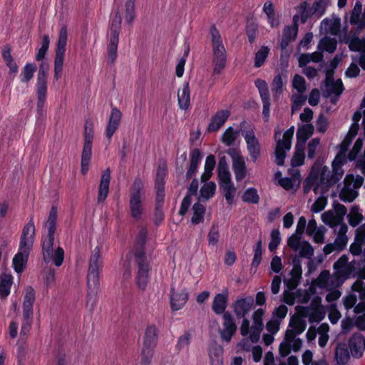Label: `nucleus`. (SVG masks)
<instances>
[{"instance_id":"obj_30","label":"nucleus","mask_w":365,"mask_h":365,"mask_svg":"<svg viewBox=\"0 0 365 365\" xmlns=\"http://www.w3.org/2000/svg\"><path fill=\"white\" fill-rule=\"evenodd\" d=\"M215 191L216 184L215 182L210 181L204 183L200 190V195L197 197V200L200 201L201 198L205 200H208L214 196Z\"/></svg>"},{"instance_id":"obj_33","label":"nucleus","mask_w":365,"mask_h":365,"mask_svg":"<svg viewBox=\"0 0 365 365\" xmlns=\"http://www.w3.org/2000/svg\"><path fill=\"white\" fill-rule=\"evenodd\" d=\"M121 24H122V18L120 12L119 8L118 9L113 19L112 20L110 31L111 36H118L119 37V34L121 30Z\"/></svg>"},{"instance_id":"obj_47","label":"nucleus","mask_w":365,"mask_h":365,"mask_svg":"<svg viewBox=\"0 0 365 365\" xmlns=\"http://www.w3.org/2000/svg\"><path fill=\"white\" fill-rule=\"evenodd\" d=\"M93 123L91 119H87L84 125L83 139L84 143H93Z\"/></svg>"},{"instance_id":"obj_7","label":"nucleus","mask_w":365,"mask_h":365,"mask_svg":"<svg viewBox=\"0 0 365 365\" xmlns=\"http://www.w3.org/2000/svg\"><path fill=\"white\" fill-rule=\"evenodd\" d=\"M265 314L264 309H257L252 314V326L251 327L250 340L252 343H257L259 341L260 335L264 329L263 317Z\"/></svg>"},{"instance_id":"obj_23","label":"nucleus","mask_w":365,"mask_h":365,"mask_svg":"<svg viewBox=\"0 0 365 365\" xmlns=\"http://www.w3.org/2000/svg\"><path fill=\"white\" fill-rule=\"evenodd\" d=\"M29 255L18 252L14 257L12 265L14 271L21 274L26 267Z\"/></svg>"},{"instance_id":"obj_59","label":"nucleus","mask_w":365,"mask_h":365,"mask_svg":"<svg viewBox=\"0 0 365 365\" xmlns=\"http://www.w3.org/2000/svg\"><path fill=\"white\" fill-rule=\"evenodd\" d=\"M305 154L304 151H298L294 150V155L291 159V166L292 168L299 167L304 163Z\"/></svg>"},{"instance_id":"obj_25","label":"nucleus","mask_w":365,"mask_h":365,"mask_svg":"<svg viewBox=\"0 0 365 365\" xmlns=\"http://www.w3.org/2000/svg\"><path fill=\"white\" fill-rule=\"evenodd\" d=\"M232 170L237 182L242 181L247 175V170L243 158L235 159L232 162Z\"/></svg>"},{"instance_id":"obj_12","label":"nucleus","mask_w":365,"mask_h":365,"mask_svg":"<svg viewBox=\"0 0 365 365\" xmlns=\"http://www.w3.org/2000/svg\"><path fill=\"white\" fill-rule=\"evenodd\" d=\"M189 298V293L183 289L180 292H175V288H170V307L173 311L181 309L186 304Z\"/></svg>"},{"instance_id":"obj_39","label":"nucleus","mask_w":365,"mask_h":365,"mask_svg":"<svg viewBox=\"0 0 365 365\" xmlns=\"http://www.w3.org/2000/svg\"><path fill=\"white\" fill-rule=\"evenodd\" d=\"M324 162V160L322 157H318L315 160L314 163L312 166L311 170L307 176V181L317 180L319 175L320 169Z\"/></svg>"},{"instance_id":"obj_19","label":"nucleus","mask_w":365,"mask_h":365,"mask_svg":"<svg viewBox=\"0 0 365 365\" xmlns=\"http://www.w3.org/2000/svg\"><path fill=\"white\" fill-rule=\"evenodd\" d=\"M291 149L290 140H278L277 141V145L274 150L275 155V163L279 166H282L284 164V160L286 158V151Z\"/></svg>"},{"instance_id":"obj_50","label":"nucleus","mask_w":365,"mask_h":365,"mask_svg":"<svg viewBox=\"0 0 365 365\" xmlns=\"http://www.w3.org/2000/svg\"><path fill=\"white\" fill-rule=\"evenodd\" d=\"M363 139L359 138L354 144L352 149L348 154V159L349 161H354L363 148Z\"/></svg>"},{"instance_id":"obj_24","label":"nucleus","mask_w":365,"mask_h":365,"mask_svg":"<svg viewBox=\"0 0 365 365\" xmlns=\"http://www.w3.org/2000/svg\"><path fill=\"white\" fill-rule=\"evenodd\" d=\"M49 64L43 60L41 61L37 74L36 87H46L48 84Z\"/></svg>"},{"instance_id":"obj_31","label":"nucleus","mask_w":365,"mask_h":365,"mask_svg":"<svg viewBox=\"0 0 365 365\" xmlns=\"http://www.w3.org/2000/svg\"><path fill=\"white\" fill-rule=\"evenodd\" d=\"M129 204L131 217L135 220H139L143 213L141 198L130 197Z\"/></svg>"},{"instance_id":"obj_49","label":"nucleus","mask_w":365,"mask_h":365,"mask_svg":"<svg viewBox=\"0 0 365 365\" xmlns=\"http://www.w3.org/2000/svg\"><path fill=\"white\" fill-rule=\"evenodd\" d=\"M301 250H299V255L302 257L309 258L314 255V250L312 245L307 240L302 242Z\"/></svg>"},{"instance_id":"obj_34","label":"nucleus","mask_w":365,"mask_h":365,"mask_svg":"<svg viewBox=\"0 0 365 365\" xmlns=\"http://www.w3.org/2000/svg\"><path fill=\"white\" fill-rule=\"evenodd\" d=\"M242 201L247 203L258 204L259 196L257 190L255 187L247 188L242 196Z\"/></svg>"},{"instance_id":"obj_53","label":"nucleus","mask_w":365,"mask_h":365,"mask_svg":"<svg viewBox=\"0 0 365 365\" xmlns=\"http://www.w3.org/2000/svg\"><path fill=\"white\" fill-rule=\"evenodd\" d=\"M255 85L259 91L261 98L270 97L268 86L264 80L257 78L255 81Z\"/></svg>"},{"instance_id":"obj_48","label":"nucleus","mask_w":365,"mask_h":365,"mask_svg":"<svg viewBox=\"0 0 365 365\" xmlns=\"http://www.w3.org/2000/svg\"><path fill=\"white\" fill-rule=\"evenodd\" d=\"M34 241V238L21 237L18 252L29 255Z\"/></svg>"},{"instance_id":"obj_52","label":"nucleus","mask_w":365,"mask_h":365,"mask_svg":"<svg viewBox=\"0 0 365 365\" xmlns=\"http://www.w3.org/2000/svg\"><path fill=\"white\" fill-rule=\"evenodd\" d=\"M154 348L143 346L141 352V365H149L153 356Z\"/></svg>"},{"instance_id":"obj_42","label":"nucleus","mask_w":365,"mask_h":365,"mask_svg":"<svg viewBox=\"0 0 365 365\" xmlns=\"http://www.w3.org/2000/svg\"><path fill=\"white\" fill-rule=\"evenodd\" d=\"M314 127L312 123H306L298 128L297 138L308 140L314 133Z\"/></svg>"},{"instance_id":"obj_64","label":"nucleus","mask_w":365,"mask_h":365,"mask_svg":"<svg viewBox=\"0 0 365 365\" xmlns=\"http://www.w3.org/2000/svg\"><path fill=\"white\" fill-rule=\"evenodd\" d=\"M219 230L217 226L212 225L207 235V240L210 245H216L219 241Z\"/></svg>"},{"instance_id":"obj_41","label":"nucleus","mask_w":365,"mask_h":365,"mask_svg":"<svg viewBox=\"0 0 365 365\" xmlns=\"http://www.w3.org/2000/svg\"><path fill=\"white\" fill-rule=\"evenodd\" d=\"M239 131L234 132L232 127H229L226 129L224 133L221 136L222 142L227 146H231L235 144L237 138V135Z\"/></svg>"},{"instance_id":"obj_11","label":"nucleus","mask_w":365,"mask_h":365,"mask_svg":"<svg viewBox=\"0 0 365 365\" xmlns=\"http://www.w3.org/2000/svg\"><path fill=\"white\" fill-rule=\"evenodd\" d=\"M199 187L198 180L197 178H193L191 181L190 186L187 187V191L182 200L180 207L178 212V214L181 216H185L187 212L189 207L192 203L191 197L197 194V190Z\"/></svg>"},{"instance_id":"obj_17","label":"nucleus","mask_w":365,"mask_h":365,"mask_svg":"<svg viewBox=\"0 0 365 365\" xmlns=\"http://www.w3.org/2000/svg\"><path fill=\"white\" fill-rule=\"evenodd\" d=\"M110 181V170L107 168L101 175L98 187L97 201L98 203L103 202L108 197L109 185Z\"/></svg>"},{"instance_id":"obj_15","label":"nucleus","mask_w":365,"mask_h":365,"mask_svg":"<svg viewBox=\"0 0 365 365\" xmlns=\"http://www.w3.org/2000/svg\"><path fill=\"white\" fill-rule=\"evenodd\" d=\"M227 302L228 291L225 289L222 293H218L215 296L212 310L217 315H223L227 312Z\"/></svg>"},{"instance_id":"obj_46","label":"nucleus","mask_w":365,"mask_h":365,"mask_svg":"<svg viewBox=\"0 0 365 365\" xmlns=\"http://www.w3.org/2000/svg\"><path fill=\"white\" fill-rule=\"evenodd\" d=\"M280 232L278 229H274L271 232V240L268 245L269 250L274 252L281 242Z\"/></svg>"},{"instance_id":"obj_8","label":"nucleus","mask_w":365,"mask_h":365,"mask_svg":"<svg viewBox=\"0 0 365 365\" xmlns=\"http://www.w3.org/2000/svg\"><path fill=\"white\" fill-rule=\"evenodd\" d=\"M254 298L252 296L237 299L232 304L233 312L237 319L246 317L254 307Z\"/></svg>"},{"instance_id":"obj_38","label":"nucleus","mask_w":365,"mask_h":365,"mask_svg":"<svg viewBox=\"0 0 365 365\" xmlns=\"http://www.w3.org/2000/svg\"><path fill=\"white\" fill-rule=\"evenodd\" d=\"M269 53L268 46H262L259 50L255 53V68L261 67L265 62Z\"/></svg>"},{"instance_id":"obj_63","label":"nucleus","mask_w":365,"mask_h":365,"mask_svg":"<svg viewBox=\"0 0 365 365\" xmlns=\"http://www.w3.org/2000/svg\"><path fill=\"white\" fill-rule=\"evenodd\" d=\"M21 237L34 238L35 226L33 217H31L28 223L24 227Z\"/></svg>"},{"instance_id":"obj_51","label":"nucleus","mask_w":365,"mask_h":365,"mask_svg":"<svg viewBox=\"0 0 365 365\" xmlns=\"http://www.w3.org/2000/svg\"><path fill=\"white\" fill-rule=\"evenodd\" d=\"M292 86L298 93H304L306 90V81L304 78L299 74H295L292 80Z\"/></svg>"},{"instance_id":"obj_57","label":"nucleus","mask_w":365,"mask_h":365,"mask_svg":"<svg viewBox=\"0 0 365 365\" xmlns=\"http://www.w3.org/2000/svg\"><path fill=\"white\" fill-rule=\"evenodd\" d=\"M362 10V4L359 1H357L355 4L354 9L351 11L350 16V24L351 25H356L359 23L360 14Z\"/></svg>"},{"instance_id":"obj_43","label":"nucleus","mask_w":365,"mask_h":365,"mask_svg":"<svg viewBox=\"0 0 365 365\" xmlns=\"http://www.w3.org/2000/svg\"><path fill=\"white\" fill-rule=\"evenodd\" d=\"M312 312L309 317V322L310 323L319 322L325 317L326 312L322 305L316 308H312Z\"/></svg>"},{"instance_id":"obj_35","label":"nucleus","mask_w":365,"mask_h":365,"mask_svg":"<svg viewBox=\"0 0 365 365\" xmlns=\"http://www.w3.org/2000/svg\"><path fill=\"white\" fill-rule=\"evenodd\" d=\"M36 71V66L32 63H26L21 73V81L23 83L29 82L34 77V74Z\"/></svg>"},{"instance_id":"obj_62","label":"nucleus","mask_w":365,"mask_h":365,"mask_svg":"<svg viewBox=\"0 0 365 365\" xmlns=\"http://www.w3.org/2000/svg\"><path fill=\"white\" fill-rule=\"evenodd\" d=\"M257 31V26L253 23H248L245 28V32L248 37L249 42L252 44L255 41Z\"/></svg>"},{"instance_id":"obj_20","label":"nucleus","mask_w":365,"mask_h":365,"mask_svg":"<svg viewBox=\"0 0 365 365\" xmlns=\"http://www.w3.org/2000/svg\"><path fill=\"white\" fill-rule=\"evenodd\" d=\"M159 330L154 324L148 325L145 331L143 346L155 348L158 341Z\"/></svg>"},{"instance_id":"obj_36","label":"nucleus","mask_w":365,"mask_h":365,"mask_svg":"<svg viewBox=\"0 0 365 365\" xmlns=\"http://www.w3.org/2000/svg\"><path fill=\"white\" fill-rule=\"evenodd\" d=\"M47 88L36 87L37 111L40 115L43 114V108L46 100Z\"/></svg>"},{"instance_id":"obj_22","label":"nucleus","mask_w":365,"mask_h":365,"mask_svg":"<svg viewBox=\"0 0 365 365\" xmlns=\"http://www.w3.org/2000/svg\"><path fill=\"white\" fill-rule=\"evenodd\" d=\"M302 346V340L300 338H297L292 343L282 342L279 344V352L282 357H286L290 354L291 349L294 351L300 350Z\"/></svg>"},{"instance_id":"obj_32","label":"nucleus","mask_w":365,"mask_h":365,"mask_svg":"<svg viewBox=\"0 0 365 365\" xmlns=\"http://www.w3.org/2000/svg\"><path fill=\"white\" fill-rule=\"evenodd\" d=\"M178 105L180 108L183 110H187L190 106V91L189 83L186 82L184 84L183 88L182 90L181 94H180V91H178Z\"/></svg>"},{"instance_id":"obj_18","label":"nucleus","mask_w":365,"mask_h":365,"mask_svg":"<svg viewBox=\"0 0 365 365\" xmlns=\"http://www.w3.org/2000/svg\"><path fill=\"white\" fill-rule=\"evenodd\" d=\"M354 266L348 264V257L346 255L341 256L333 265L334 273L349 278L354 270Z\"/></svg>"},{"instance_id":"obj_9","label":"nucleus","mask_w":365,"mask_h":365,"mask_svg":"<svg viewBox=\"0 0 365 365\" xmlns=\"http://www.w3.org/2000/svg\"><path fill=\"white\" fill-rule=\"evenodd\" d=\"M347 346L353 357L360 358L365 350V339L361 334H354L349 338Z\"/></svg>"},{"instance_id":"obj_40","label":"nucleus","mask_w":365,"mask_h":365,"mask_svg":"<svg viewBox=\"0 0 365 365\" xmlns=\"http://www.w3.org/2000/svg\"><path fill=\"white\" fill-rule=\"evenodd\" d=\"M135 0H126L125 4V21L128 24H131L135 18Z\"/></svg>"},{"instance_id":"obj_29","label":"nucleus","mask_w":365,"mask_h":365,"mask_svg":"<svg viewBox=\"0 0 365 365\" xmlns=\"http://www.w3.org/2000/svg\"><path fill=\"white\" fill-rule=\"evenodd\" d=\"M193 215L191 218V222L193 225H198L204 221V217L206 211L205 206L197 200L192 205Z\"/></svg>"},{"instance_id":"obj_37","label":"nucleus","mask_w":365,"mask_h":365,"mask_svg":"<svg viewBox=\"0 0 365 365\" xmlns=\"http://www.w3.org/2000/svg\"><path fill=\"white\" fill-rule=\"evenodd\" d=\"M118 42L119 37L110 36L108 46V56L111 63H113L117 58Z\"/></svg>"},{"instance_id":"obj_13","label":"nucleus","mask_w":365,"mask_h":365,"mask_svg":"<svg viewBox=\"0 0 365 365\" xmlns=\"http://www.w3.org/2000/svg\"><path fill=\"white\" fill-rule=\"evenodd\" d=\"M121 117L122 113L120 110L116 107L112 108L106 128V136L109 140H110L112 136L118 128Z\"/></svg>"},{"instance_id":"obj_55","label":"nucleus","mask_w":365,"mask_h":365,"mask_svg":"<svg viewBox=\"0 0 365 365\" xmlns=\"http://www.w3.org/2000/svg\"><path fill=\"white\" fill-rule=\"evenodd\" d=\"M348 278L345 276L334 273L329 279L328 287L336 289L341 287Z\"/></svg>"},{"instance_id":"obj_61","label":"nucleus","mask_w":365,"mask_h":365,"mask_svg":"<svg viewBox=\"0 0 365 365\" xmlns=\"http://www.w3.org/2000/svg\"><path fill=\"white\" fill-rule=\"evenodd\" d=\"M288 308L287 306L282 304L276 307L272 312V319H277L280 322L284 319L287 314Z\"/></svg>"},{"instance_id":"obj_1","label":"nucleus","mask_w":365,"mask_h":365,"mask_svg":"<svg viewBox=\"0 0 365 365\" xmlns=\"http://www.w3.org/2000/svg\"><path fill=\"white\" fill-rule=\"evenodd\" d=\"M57 216V207L52 206L46 222L48 234L46 237L42 239L41 247L43 262L46 264H48L53 260L56 267H60L64 260V250L61 247H58L53 252L54 235L56 230Z\"/></svg>"},{"instance_id":"obj_26","label":"nucleus","mask_w":365,"mask_h":365,"mask_svg":"<svg viewBox=\"0 0 365 365\" xmlns=\"http://www.w3.org/2000/svg\"><path fill=\"white\" fill-rule=\"evenodd\" d=\"M13 279L11 274L2 273L0 275V297L2 299L6 298L10 294Z\"/></svg>"},{"instance_id":"obj_27","label":"nucleus","mask_w":365,"mask_h":365,"mask_svg":"<svg viewBox=\"0 0 365 365\" xmlns=\"http://www.w3.org/2000/svg\"><path fill=\"white\" fill-rule=\"evenodd\" d=\"M298 32H294V28L289 26H285L282 31V36L280 42L282 50H284L289 46L291 41L296 40Z\"/></svg>"},{"instance_id":"obj_54","label":"nucleus","mask_w":365,"mask_h":365,"mask_svg":"<svg viewBox=\"0 0 365 365\" xmlns=\"http://www.w3.org/2000/svg\"><path fill=\"white\" fill-rule=\"evenodd\" d=\"M262 241L259 240L257 243L255 247V254L254 257L252 262V267L257 268L262 260Z\"/></svg>"},{"instance_id":"obj_21","label":"nucleus","mask_w":365,"mask_h":365,"mask_svg":"<svg viewBox=\"0 0 365 365\" xmlns=\"http://www.w3.org/2000/svg\"><path fill=\"white\" fill-rule=\"evenodd\" d=\"M349 347L345 343H338L334 351V357L338 365H344L350 359Z\"/></svg>"},{"instance_id":"obj_14","label":"nucleus","mask_w":365,"mask_h":365,"mask_svg":"<svg viewBox=\"0 0 365 365\" xmlns=\"http://www.w3.org/2000/svg\"><path fill=\"white\" fill-rule=\"evenodd\" d=\"M324 86L326 87V91H324L323 94L325 97H328L331 94L340 96L344 89L341 80L338 79L335 81L334 77L329 76V73H326Z\"/></svg>"},{"instance_id":"obj_5","label":"nucleus","mask_w":365,"mask_h":365,"mask_svg":"<svg viewBox=\"0 0 365 365\" xmlns=\"http://www.w3.org/2000/svg\"><path fill=\"white\" fill-rule=\"evenodd\" d=\"M67 40V26L63 25L60 29L58 38L55 49L53 78L56 81H58L62 75Z\"/></svg>"},{"instance_id":"obj_6","label":"nucleus","mask_w":365,"mask_h":365,"mask_svg":"<svg viewBox=\"0 0 365 365\" xmlns=\"http://www.w3.org/2000/svg\"><path fill=\"white\" fill-rule=\"evenodd\" d=\"M222 318V329H219L220 338L222 341L230 342L237 331V326L234 317L229 311L225 312Z\"/></svg>"},{"instance_id":"obj_45","label":"nucleus","mask_w":365,"mask_h":365,"mask_svg":"<svg viewBox=\"0 0 365 365\" xmlns=\"http://www.w3.org/2000/svg\"><path fill=\"white\" fill-rule=\"evenodd\" d=\"M330 273L329 270H322L318 277L313 280V284H316L319 288H328Z\"/></svg>"},{"instance_id":"obj_2","label":"nucleus","mask_w":365,"mask_h":365,"mask_svg":"<svg viewBox=\"0 0 365 365\" xmlns=\"http://www.w3.org/2000/svg\"><path fill=\"white\" fill-rule=\"evenodd\" d=\"M148 238V231L145 227L140 230L135 238V245L132 250L134 255L135 262L138 267L135 281L138 287L145 290L147 287L149 272L150 270V263L145 255V244Z\"/></svg>"},{"instance_id":"obj_44","label":"nucleus","mask_w":365,"mask_h":365,"mask_svg":"<svg viewBox=\"0 0 365 365\" xmlns=\"http://www.w3.org/2000/svg\"><path fill=\"white\" fill-rule=\"evenodd\" d=\"M329 0H315L312 4L313 12L317 18L323 16L326 11Z\"/></svg>"},{"instance_id":"obj_4","label":"nucleus","mask_w":365,"mask_h":365,"mask_svg":"<svg viewBox=\"0 0 365 365\" xmlns=\"http://www.w3.org/2000/svg\"><path fill=\"white\" fill-rule=\"evenodd\" d=\"M36 299V292L32 287H27L23 302V317L20 336L21 340L25 341L31 329L33 322V306Z\"/></svg>"},{"instance_id":"obj_28","label":"nucleus","mask_w":365,"mask_h":365,"mask_svg":"<svg viewBox=\"0 0 365 365\" xmlns=\"http://www.w3.org/2000/svg\"><path fill=\"white\" fill-rule=\"evenodd\" d=\"M337 46V41L335 38L329 36L323 37L319 42L317 48L320 51H327L332 53L335 51Z\"/></svg>"},{"instance_id":"obj_16","label":"nucleus","mask_w":365,"mask_h":365,"mask_svg":"<svg viewBox=\"0 0 365 365\" xmlns=\"http://www.w3.org/2000/svg\"><path fill=\"white\" fill-rule=\"evenodd\" d=\"M230 113L228 110H221L217 111L211 118L207 131L209 133L217 131L226 122Z\"/></svg>"},{"instance_id":"obj_58","label":"nucleus","mask_w":365,"mask_h":365,"mask_svg":"<svg viewBox=\"0 0 365 365\" xmlns=\"http://www.w3.org/2000/svg\"><path fill=\"white\" fill-rule=\"evenodd\" d=\"M302 235L294 233L287 240V245L292 248L294 251H297L301 245V239Z\"/></svg>"},{"instance_id":"obj_3","label":"nucleus","mask_w":365,"mask_h":365,"mask_svg":"<svg viewBox=\"0 0 365 365\" xmlns=\"http://www.w3.org/2000/svg\"><path fill=\"white\" fill-rule=\"evenodd\" d=\"M102 267L101 247L97 246L91 252L87 274V306H90L91 309H93L97 303V293L100 286L99 274Z\"/></svg>"},{"instance_id":"obj_60","label":"nucleus","mask_w":365,"mask_h":365,"mask_svg":"<svg viewBox=\"0 0 365 365\" xmlns=\"http://www.w3.org/2000/svg\"><path fill=\"white\" fill-rule=\"evenodd\" d=\"M226 56H218V57H214L213 58V72L214 73L219 74L221 73V71L225 68L226 65Z\"/></svg>"},{"instance_id":"obj_56","label":"nucleus","mask_w":365,"mask_h":365,"mask_svg":"<svg viewBox=\"0 0 365 365\" xmlns=\"http://www.w3.org/2000/svg\"><path fill=\"white\" fill-rule=\"evenodd\" d=\"M143 187V184L142 180L139 178H135L130 187V197L141 198V190Z\"/></svg>"},{"instance_id":"obj_10","label":"nucleus","mask_w":365,"mask_h":365,"mask_svg":"<svg viewBox=\"0 0 365 365\" xmlns=\"http://www.w3.org/2000/svg\"><path fill=\"white\" fill-rule=\"evenodd\" d=\"M247 145L249 154L253 162H255L260 155V146L258 139L256 138L253 130L246 132L244 135Z\"/></svg>"}]
</instances>
